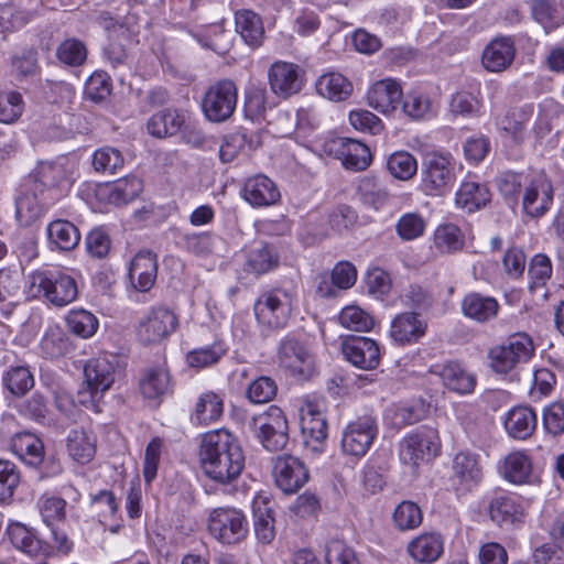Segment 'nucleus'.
Returning <instances> with one entry per match:
<instances>
[{
  "instance_id": "c9c22d12",
  "label": "nucleus",
  "mask_w": 564,
  "mask_h": 564,
  "mask_svg": "<svg viewBox=\"0 0 564 564\" xmlns=\"http://www.w3.org/2000/svg\"><path fill=\"white\" fill-rule=\"evenodd\" d=\"M310 479L305 464L296 456L284 455V494H293Z\"/></svg>"
},
{
  "instance_id": "f3484780",
  "label": "nucleus",
  "mask_w": 564,
  "mask_h": 564,
  "mask_svg": "<svg viewBox=\"0 0 564 564\" xmlns=\"http://www.w3.org/2000/svg\"><path fill=\"white\" fill-rule=\"evenodd\" d=\"M427 324L416 313H402L391 323L390 337L400 345L416 343L426 333Z\"/></svg>"
},
{
  "instance_id": "cd10ccee",
  "label": "nucleus",
  "mask_w": 564,
  "mask_h": 564,
  "mask_svg": "<svg viewBox=\"0 0 564 564\" xmlns=\"http://www.w3.org/2000/svg\"><path fill=\"white\" fill-rule=\"evenodd\" d=\"M69 456L77 463H89L96 453L95 438L84 429L72 430L66 438Z\"/></svg>"
},
{
  "instance_id": "e433bc0d",
  "label": "nucleus",
  "mask_w": 564,
  "mask_h": 564,
  "mask_svg": "<svg viewBox=\"0 0 564 564\" xmlns=\"http://www.w3.org/2000/svg\"><path fill=\"white\" fill-rule=\"evenodd\" d=\"M531 471V462L524 453L513 452L505 458L502 474L510 482L524 484L529 481Z\"/></svg>"
},
{
  "instance_id": "2eb2a0df",
  "label": "nucleus",
  "mask_w": 564,
  "mask_h": 564,
  "mask_svg": "<svg viewBox=\"0 0 564 564\" xmlns=\"http://www.w3.org/2000/svg\"><path fill=\"white\" fill-rule=\"evenodd\" d=\"M156 273V254L150 250L139 251L130 262L129 280L140 292H147L153 286Z\"/></svg>"
},
{
  "instance_id": "ea45409f",
  "label": "nucleus",
  "mask_w": 564,
  "mask_h": 564,
  "mask_svg": "<svg viewBox=\"0 0 564 564\" xmlns=\"http://www.w3.org/2000/svg\"><path fill=\"white\" fill-rule=\"evenodd\" d=\"M6 388L15 397L25 395L34 387V377L26 366H13L3 375Z\"/></svg>"
},
{
  "instance_id": "864d4df0",
  "label": "nucleus",
  "mask_w": 564,
  "mask_h": 564,
  "mask_svg": "<svg viewBox=\"0 0 564 564\" xmlns=\"http://www.w3.org/2000/svg\"><path fill=\"white\" fill-rule=\"evenodd\" d=\"M30 17V12L20 9L12 2L0 4V32H9L23 26Z\"/></svg>"
},
{
  "instance_id": "5fc2aeb1",
  "label": "nucleus",
  "mask_w": 564,
  "mask_h": 564,
  "mask_svg": "<svg viewBox=\"0 0 564 564\" xmlns=\"http://www.w3.org/2000/svg\"><path fill=\"white\" fill-rule=\"evenodd\" d=\"M24 104L17 91L0 93V122L12 123L20 118Z\"/></svg>"
},
{
  "instance_id": "c756f323",
  "label": "nucleus",
  "mask_w": 564,
  "mask_h": 564,
  "mask_svg": "<svg viewBox=\"0 0 564 564\" xmlns=\"http://www.w3.org/2000/svg\"><path fill=\"white\" fill-rule=\"evenodd\" d=\"M316 90L332 101H343L352 94V84L339 73H327L317 79Z\"/></svg>"
},
{
  "instance_id": "7ed1b4c3",
  "label": "nucleus",
  "mask_w": 564,
  "mask_h": 564,
  "mask_svg": "<svg viewBox=\"0 0 564 564\" xmlns=\"http://www.w3.org/2000/svg\"><path fill=\"white\" fill-rule=\"evenodd\" d=\"M30 289L34 296H43L55 306L72 303L78 294L75 279L59 270L34 272Z\"/></svg>"
},
{
  "instance_id": "58836bf2",
  "label": "nucleus",
  "mask_w": 564,
  "mask_h": 564,
  "mask_svg": "<svg viewBox=\"0 0 564 564\" xmlns=\"http://www.w3.org/2000/svg\"><path fill=\"white\" fill-rule=\"evenodd\" d=\"M142 182L135 176L115 182L108 188V200L116 206L127 205L142 192Z\"/></svg>"
},
{
  "instance_id": "338daca9",
  "label": "nucleus",
  "mask_w": 564,
  "mask_h": 564,
  "mask_svg": "<svg viewBox=\"0 0 564 564\" xmlns=\"http://www.w3.org/2000/svg\"><path fill=\"white\" fill-rule=\"evenodd\" d=\"M276 391L278 387L271 378L260 377L249 386L248 398L253 403H264L270 401Z\"/></svg>"
},
{
  "instance_id": "0eeeda50",
  "label": "nucleus",
  "mask_w": 564,
  "mask_h": 564,
  "mask_svg": "<svg viewBox=\"0 0 564 564\" xmlns=\"http://www.w3.org/2000/svg\"><path fill=\"white\" fill-rule=\"evenodd\" d=\"M315 373V357L311 348L295 337L284 340V379L290 383H302Z\"/></svg>"
},
{
  "instance_id": "8fccbe9b",
  "label": "nucleus",
  "mask_w": 564,
  "mask_h": 564,
  "mask_svg": "<svg viewBox=\"0 0 564 564\" xmlns=\"http://www.w3.org/2000/svg\"><path fill=\"white\" fill-rule=\"evenodd\" d=\"M124 159L121 152L115 148L105 147L97 150L93 158V165L98 172L115 174L122 169Z\"/></svg>"
},
{
  "instance_id": "bf43d9fd",
  "label": "nucleus",
  "mask_w": 564,
  "mask_h": 564,
  "mask_svg": "<svg viewBox=\"0 0 564 564\" xmlns=\"http://www.w3.org/2000/svg\"><path fill=\"white\" fill-rule=\"evenodd\" d=\"M57 58L69 66L82 65L87 56V50L78 40L72 39L64 41L57 48Z\"/></svg>"
},
{
  "instance_id": "c85d7f7f",
  "label": "nucleus",
  "mask_w": 564,
  "mask_h": 564,
  "mask_svg": "<svg viewBox=\"0 0 564 564\" xmlns=\"http://www.w3.org/2000/svg\"><path fill=\"white\" fill-rule=\"evenodd\" d=\"M498 308L499 304L494 297L481 296L477 293L466 295L462 303L464 315L479 323L494 318Z\"/></svg>"
},
{
  "instance_id": "473e14b6",
  "label": "nucleus",
  "mask_w": 564,
  "mask_h": 564,
  "mask_svg": "<svg viewBox=\"0 0 564 564\" xmlns=\"http://www.w3.org/2000/svg\"><path fill=\"white\" fill-rule=\"evenodd\" d=\"M434 247L443 254L460 251L465 245V236L460 228L447 223L436 227L433 237Z\"/></svg>"
},
{
  "instance_id": "603ef678",
  "label": "nucleus",
  "mask_w": 564,
  "mask_h": 564,
  "mask_svg": "<svg viewBox=\"0 0 564 564\" xmlns=\"http://www.w3.org/2000/svg\"><path fill=\"white\" fill-rule=\"evenodd\" d=\"M395 525L404 531L419 527L422 522V512L417 505L411 501L401 502L393 512Z\"/></svg>"
},
{
  "instance_id": "6ab92c4d",
  "label": "nucleus",
  "mask_w": 564,
  "mask_h": 564,
  "mask_svg": "<svg viewBox=\"0 0 564 564\" xmlns=\"http://www.w3.org/2000/svg\"><path fill=\"white\" fill-rule=\"evenodd\" d=\"M280 196L278 185L262 174L248 178L243 186V198L253 206L272 205Z\"/></svg>"
},
{
  "instance_id": "2f4dec72",
  "label": "nucleus",
  "mask_w": 564,
  "mask_h": 564,
  "mask_svg": "<svg viewBox=\"0 0 564 564\" xmlns=\"http://www.w3.org/2000/svg\"><path fill=\"white\" fill-rule=\"evenodd\" d=\"M50 243L62 251H70L77 247L80 235L76 226L67 220H54L47 227Z\"/></svg>"
},
{
  "instance_id": "37998d69",
  "label": "nucleus",
  "mask_w": 564,
  "mask_h": 564,
  "mask_svg": "<svg viewBox=\"0 0 564 564\" xmlns=\"http://www.w3.org/2000/svg\"><path fill=\"white\" fill-rule=\"evenodd\" d=\"M426 229L425 218L416 213L403 214L395 224V231L402 241H412L422 237Z\"/></svg>"
},
{
  "instance_id": "1a4fd4ad",
  "label": "nucleus",
  "mask_w": 564,
  "mask_h": 564,
  "mask_svg": "<svg viewBox=\"0 0 564 564\" xmlns=\"http://www.w3.org/2000/svg\"><path fill=\"white\" fill-rule=\"evenodd\" d=\"M378 434L376 419L371 415H364L350 422L341 437V449L350 456H364Z\"/></svg>"
},
{
  "instance_id": "f257e3e1",
  "label": "nucleus",
  "mask_w": 564,
  "mask_h": 564,
  "mask_svg": "<svg viewBox=\"0 0 564 564\" xmlns=\"http://www.w3.org/2000/svg\"><path fill=\"white\" fill-rule=\"evenodd\" d=\"M199 459L204 474L221 485L237 479L245 468V455L239 442L224 429L204 434Z\"/></svg>"
},
{
  "instance_id": "72a5a7b5",
  "label": "nucleus",
  "mask_w": 564,
  "mask_h": 564,
  "mask_svg": "<svg viewBox=\"0 0 564 564\" xmlns=\"http://www.w3.org/2000/svg\"><path fill=\"white\" fill-rule=\"evenodd\" d=\"M12 447L17 455L31 466H37L43 460V443L32 433H20L15 435Z\"/></svg>"
},
{
  "instance_id": "a211bd4d",
  "label": "nucleus",
  "mask_w": 564,
  "mask_h": 564,
  "mask_svg": "<svg viewBox=\"0 0 564 564\" xmlns=\"http://www.w3.org/2000/svg\"><path fill=\"white\" fill-rule=\"evenodd\" d=\"M406 551L415 562L431 564L443 554L444 539L440 533L425 532L410 541Z\"/></svg>"
},
{
  "instance_id": "412c9836",
  "label": "nucleus",
  "mask_w": 564,
  "mask_h": 564,
  "mask_svg": "<svg viewBox=\"0 0 564 564\" xmlns=\"http://www.w3.org/2000/svg\"><path fill=\"white\" fill-rule=\"evenodd\" d=\"M254 532L258 540L264 544L272 542L275 536L274 510L267 495H258L252 501Z\"/></svg>"
},
{
  "instance_id": "393cba45",
  "label": "nucleus",
  "mask_w": 564,
  "mask_h": 564,
  "mask_svg": "<svg viewBox=\"0 0 564 564\" xmlns=\"http://www.w3.org/2000/svg\"><path fill=\"white\" fill-rule=\"evenodd\" d=\"M8 535L15 549L31 556H36L39 554L47 555L51 552L52 546L47 542H42L33 532L21 523L10 524L8 528Z\"/></svg>"
},
{
  "instance_id": "de8ad7c7",
  "label": "nucleus",
  "mask_w": 564,
  "mask_h": 564,
  "mask_svg": "<svg viewBox=\"0 0 564 564\" xmlns=\"http://www.w3.org/2000/svg\"><path fill=\"white\" fill-rule=\"evenodd\" d=\"M339 323L345 328L368 332L373 327L372 317L358 306H347L339 314Z\"/></svg>"
},
{
  "instance_id": "680f3d73",
  "label": "nucleus",
  "mask_w": 564,
  "mask_h": 564,
  "mask_svg": "<svg viewBox=\"0 0 564 564\" xmlns=\"http://www.w3.org/2000/svg\"><path fill=\"white\" fill-rule=\"evenodd\" d=\"M529 119V113L523 109H512L508 111L499 121L501 130L510 133L517 141L523 139L524 123Z\"/></svg>"
},
{
  "instance_id": "4be33fe9",
  "label": "nucleus",
  "mask_w": 564,
  "mask_h": 564,
  "mask_svg": "<svg viewBox=\"0 0 564 564\" xmlns=\"http://www.w3.org/2000/svg\"><path fill=\"white\" fill-rule=\"evenodd\" d=\"M536 424V414L529 406H514L505 420L506 431L516 440L529 438L535 431Z\"/></svg>"
},
{
  "instance_id": "a878e982",
  "label": "nucleus",
  "mask_w": 564,
  "mask_h": 564,
  "mask_svg": "<svg viewBox=\"0 0 564 564\" xmlns=\"http://www.w3.org/2000/svg\"><path fill=\"white\" fill-rule=\"evenodd\" d=\"M440 377L448 390L459 394L473 392L476 384L475 376L455 361L445 364L440 371Z\"/></svg>"
},
{
  "instance_id": "9b49d317",
  "label": "nucleus",
  "mask_w": 564,
  "mask_h": 564,
  "mask_svg": "<svg viewBox=\"0 0 564 564\" xmlns=\"http://www.w3.org/2000/svg\"><path fill=\"white\" fill-rule=\"evenodd\" d=\"M341 351L350 364L360 369L372 370L380 364L379 345L368 337L351 336L346 338L343 341Z\"/></svg>"
},
{
  "instance_id": "dca6fc26",
  "label": "nucleus",
  "mask_w": 564,
  "mask_h": 564,
  "mask_svg": "<svg viewBox=\"0 0 564 564\" xmlns=\"http://www.w3.org/2000/svg\"><path fill=\"white\" fill-rule=\"evenodd\" d=\"M516 46L511 37L500 36L494 39L481 55L482 66L492 73L506 70L513 62Z\"/></svg>"
},
{
  "instance_id": "c03bdc74",
  "label": "nucleus",
  "mask_w": 564,
  "mask_h": 564,
  "mask_svg": "<svg viewBox=\"0 0 564 564\" xmlns=\"http://www.w3.org/2000/svg\"><path fill=\"white\" fill-rule=\"evenodd\" d=\"M66 322L70 333L82 338L91 337L98 328L97 317L85 310L70 311Z\"/></svg>"
},
{
  "instance_id": "052dcab7",
  "label": "nucleus",
  "mask_w": 564,
  "mask_h": 564,
  "mask_svg": "<svg viewBox=\"0 0 564 564\" xmlns=\"http://www.w3.org/2000/svg\"><path fill=\"white\" fill-rule=\"evenodd\" d=\"M349 122L356 130L373 135L379 134L383 129L381 120L375 113L364 109L350 111Z\"/></svg>"
},
{
  "instance_id": "4d7b16f0",
  "label": "nucleus",
  "mask_w": 564,
  "mask_h": 564,
  "mask_svg": "<svg viewBox=\"0 0 564 564\" xmlns=\"http://www.w3.org/2000/svg\"><path fill=\"white\" fill-rule=\"evenodd\" d=\"M20 481V475L13 463L0 459V503L8 502Z\"/></svg>"
},
{
  "instance_id": "69168bd1",
  "label": "nucleus",
  "mask_w": 564,
  "mask_h": 564,
  "mask_svg": "<svg viewBox=\"0 0 564 564\" xmlns=\"http://www.w3.org/2000/svg\"><path fill=\"white\" fill-rule=\"evenodd\" d=\"M248 268L258 274L265 273L279 264L278 254H273L268 247H262L250 253Z\"/></svg>"
},
{
  "instance_id": "f03ea898",
  "label": "nucleus",
  "mask_w": 564,
  "mask_h": 564,
  "mask_svg": "<svg viewBox=\"0 0 564 564\" xmlns=\"http://www.w3.org/2000/svg\"><path fill=\"white\" fill-rule=\"evenodd\" d=\"M534 344L527 333H514L501 344L488 350L490 368L498 373H508L534 355Z\"/></svg>"
},
{
  "instance_id": "f8f14e48",
  "label": "nucleus",
  "mask_w": 564,
  "mask_h": 564,
  "mask_svg": "<svg viewBox=\"0 0 564 564\" xmlns=\"http://www.w3.org/2000/svg\"><path fill=\"white\" fill-rule=\"evenodd\" d=\"M553 202V186L545 174L535 175L525 187L522 199L524 213L531 217L543 216L551 207Z\"/></svg>"
},
{
  "instance_id": "bb28decb",
  "label": "nucleus",
  "mask_w": 564,
  "mask_h": 564,
  "mask_svg": "<svg viewBox=\"0 0 564 564\" xmlns=\"http://www.w3.org/2000/svg\"><path fill=\"white\" fill-rule=\"evenodd\" d=\"M490 196L485 184L466 181L456 193V204L468 213H473L485 207L490 202Z\"/></svg>"
},
{
  "instance_id": "b1692460",
  "label": "nucleus",
  "mask_w": 564,
  "mask_h": 564,
  "mask_svg": "<svg viewBox=\"0 0 564 564\" xmlns=\"http://www.w3.org/2000/svg\"><path fill=\"white\" fill-rule=\"evenodd\" d=\"M185 123V115L176 109H164L154 113L147 123L148 132L155 138L175 135Z\"/></svg>"
},
{
  "instance_id": "9d476101",
  "label": "nucleus",
  "mask_w": 564,
  "mask_h": 564,
  "mask_svg": "<svg viewBox=\"0 0 564 564\" xmlns=\"http://www.w3.org/2000/svg\"><path fill=\"white\" fill-rule=\"evenodd\" d=\"M120 360L115 355H104L87 361L84 375L91 395L104 393L120 375Z\"/></svg>"
},
{
  "instance_id": "a18cd8bd",
  "label": "nucleus",
  "mask_w": 564,
  "mask_h": 564,
  "mask_svg": "<svg viewBox=\"0 0 564 564\" xmlns=\"http://www.w3.org/2000/svg\"><path fill=\"white\" fill-rule=\"evenodd\" d=\"M371 161L372 156L369 148L352 139L351 142L348 143V149L346 150L341 164L346 170L359 172L366 170Z\"/></svg>"
},
{
  "instance_id": "ddd939ff",
  "label": "nucleus",
  "mask_w": 564,
  "mask_h": 564,
  "mask_svg": "<svg viewBox=\"0 0 564 564\" xmlns=\"http://www.w3.org/2000/svg\"><path fill=\"white\" fill-rule=\"evenodd\" d=\"M175 315L166 308H155L150 312L138 328V336L145 345L156 344L166 338L176 327Z\"/></svg>"
},
{
  "instance_id": "423d86ee",
  "label": "nucleus",
  "mask_w": 564,
  "mask_h": 564,
  "mask_svg": "<svg viewBox=\"0 0 564 564\" xmlns=\"http://www.w3.org/2000/svg\"><path fill=\"white\" fill-rule=\"evenodd\" d=\"M438 451L436 430L422 426L408 434L399 444V457L402 464L415 469L421 463L435 456Z\"/></svg>"
},
{
  "instance_id": "4468645a",
  "label": "nucleus",
  "mask_w": 564,
  "mask_h": 564,
  "mask_svg": "<svg viewBox=\"0 0 564 564\" xmlns=\"http://www.w3.org/2000/svg\"><path fill=\"white\" fill-rule=\"evenodd\" d=\"M367 100L368 105L379 112L392 113L401 104L402 88L391 78L378 80L368 90Z\"/></svg>"
},
{
  "instance_id": "774afa93",
  "label": "nucleus",
  "mask_w": 564,
  "mask_h": 564,
  "mask_svg": "<svg viewBox=\"0 0 564 564\" xmlns=\"http://www.w3.org/2000/svg\"><path fill=\"white\" fill-rule=\"evenodd\" d=\"M306 72L294 63L284 62V97L297 94L305 84Z\"/></svg>"
},
{
  "instance_id": "7c9ffc66",
  "label": "nucleus",
  "mask_w": 564,
  "mask_h": 564,
  "mask_svg": "<svg viewBox=\"0 0 564 564\" xmlns=\"http://www.w3.org/2000/svg\"><path fill=\"white\" fill-rule=\"evenodd\" d=\"M236 31L247 44L257 47L264 34L261 18L251 10H240L235 17Z\"/></svg>"
},
{
  "instance_id": "3c124183",
  "label": "nucleus",
  "mask_w": 564,
  "mask_h": 564,
  "mask_svg": "<svg viewBox=\"0 0 564 564\" xmlns=\"http://www.w3.org/2000/svg\"><path fill=\"white\" fill-rule=\"evenodd\" d=\"M169 386V376L163 370H149L140 381L141 393L147 399H158L165 393Z\"/></svg>"
},
{
  "instance_id": "79ce46f5",
  "label": "nucleus",
  "mask_w": 564,
  "mask_h": 564,
  "mask_svg": "<svg viewBox=\"0 0 564 564\" xmlns=\"http://www.w3.org/2000/svg\"><path fill=\"white\" fill-rule=\"evenodd\" d=\"M401 109L412 120H424L434 115L432 100L416 91H410L405 95Z\"/></svg>"
},
{
  "instance_id": "e2e57ef3",
  "label": "nucleus",
  "mask_w": 564,
  "mask_h": 564,
  "mask_svg": "<svg viewBox=\"0 0 564 564\" xmlns=\"http://www.w3.org/2000/svg\"><path fill=\"white\" fill-rule=\"evenodd\" d=\"M327 564H359L355 551L340 540H333L326 546Z\"/></svg>"
},
{
  "instance_id": "6e6552de",
  "label": "nucleus",
  "mask_w": 564,
  "mask_h": 564,
  "mask_svg": "<svg viewBox=\"0 0 564 564\" xmlns=\"http://www.w3.org/2000/svg\"><path fill=\"white\" fill-rule=\"evenodd\" d=\"M455 182V167L451 158L433 153L424 162L422 188L427 195H443Z\"/></svg>"
},
{
  "instance_id": "39448f33",
  "label": "nucleus",
  "mask_w": 564,
  "mask_h": 564,
  "mask_svg": "<svg viewBox=\"0 0 564 564\" xmlns=\"http://www.w3.org/2000/svg\"><path fill=\"white\" fill-rule=\"evenodd\" d=\"M238 88L231 79H221L209 86L202 99V110L210 122L228 120L237 106Z\"/></svg>"
},
{
  "instance_id": "09e8293b",
  "label": "nucleus",
  "mask_w": 564,
  "mask_h": 564,
  "mask_svg": "<svg viewBox=\"0 0 564 564\" xmlns=\"http://www.w3.org/2000/svg\"><path fill=\"white\" fill-rule=\"evenodd\" d=\"M111 88L110 77L105 72H96L86 82L85 96L94 102H102L109 98Z\"/></svg>"
},
{
  "instance_id": "13d9d810",
  "label": "nucleus",
  "mask_w": 564,
  "mask_h": 564,
  "mask_svg": "<svg viewBox=\"0 0 564 564\" xmlns=\"http://www.w3.org/2000/svg\"><path fill=\"white\" fill-rule=\"evenodd\" d=\"M42 213L34 195H22L15 202V217L22 226H31Z\"/></svg>"
},
{
  "instance_id": "a19ab883",
  "label": "nucleus",
  "mask_w": 564,
  "mask_h": 564,
  "mask_svg": "<svg viewBox=\"0 0 564 564\" xmlns=\"http://www.w3.org/2000/svg\"><path fill=\"white\" fill-rule=\"evenodd\" d=\"M532 15L546 31L553 30L564 22L563 8L549 0H533Z\"/></svg>"
},
{
  "instance_id": "49530a36",
  "label": "nucleus",
  "mask_w": 564,
  "mask_h": 564,
  "mask_svg": "<svg viewBox=\"0 0 564 564\" xmlns=\"http://www.w3.org/2000/svg\"><path fill=\"white\" fill-rule=\"evenodd\" d=\"M387 167L393 177L408 181L416 173L417 163L412 154L400 151L389 156Z\"/></svg>"
},
{
  "instance_id": "0e129e2a",
  "label": "nucleus",
  "mask_w": 564,
  "mask_h": 564,
  "mask_svg": "<svg viewBox=\"0 0 564 564\" xmlns=\"http://www.w3.org/2000/svg\"><path fill=\"white\" fill-rule=\"evenodd\" d=\"M543 426L547 434L557 436L564 432V404L554 402L543 411Z\"/></svg>"
},
{
  "instance_id": "20e7f679",
  "label": "nucleus",
  "mask_w": 564,
  "mask_h": 564,
  "mask_svg": "<svg viewBox=\"0 0 564 564\" xmlns=\"http://www.w3.org/2000/svg\"><path fill=\"white\" fill-rule=\"evenodd\" d=\"M207 529L218 542L227 545L243 541L249 532L245 513L234 507H219L210 511Z\"/></svg>"
},
{
  "instance_id": "f704fd0d",
  "label": "nucleus",
  "mask_w": 564,
  "mask_h": 564,
  "mask_svg": "<svg viewBox=\"0 0 564 564\" xmlns=\"http://www.w3.org/2000/svg\"><path fill=\"white\" fill-rule=\"evenodd\" d=\"M453 473L460 484H476L481 478V468L476 455L459 452L453 460Z\"/></svg>"
},
{
  "instance_id": "4c0bfd02",
  "label": "nucleus",
  "mask_w": 564,
  "mask_h": 564,
  "mask_svg": "<svg viewBox=\"0 0 564 564\" xmlns=\"http://www.w3.org/2000/svg\"><path fill=\"white\" fill-rule=\"evenodd\" d=\"M224 412L223 399L215 392L203 393L195 406L194 416L200 424H209L220 419Z\"/></svg>"
},
{
  "instance_id": "5701e85b",
  "label": "nucleus",
  "mask_w": 564,
  "mask_h": 564,
  "mask_svg": "<svg viewBox=\"0 0 564 564\" xmlns=\"http://www.w3.org/2000/svg\"><path fill=\"white\" fill-rule=\"evenodd\" d=\"M489 514L495 523L503 527L521 522L524 512L519 498L514 496H498L490 501Z\"/></svg>"
},
{
  "instance_id": "aec40b11",
  "label": "nucleus",
  "mask_w": 564,
  "mask_h": 564,
  "mask_svg": "<svg viewBox=\"0 0 564 564\" xmlns=\"http://www.w3.org/2000/svg\"><path fill=\"white\" fill-rule=\"evenodd\" d=\"M300 424L304 436L315 442L327 437V421L319 402L306 401L300 409Z\"/></svg>"
},
{
  "instance_id": "6e6d98bb",
  "label": "nucleus",
  "mask_w": 564,
  "mask_h": 564,
  "mask_svg": "<svg viewBox=\"0 0 564 564\" xmlns=\"http://www.w3.org/2000/svg\"><path fill=\"white\" fill-rule=\"evenodd\" d=\"M292 137L296 142L304 143L318 126V120L311 108L297 109L294 118Z\"/></svg>"
}]
</instances>
